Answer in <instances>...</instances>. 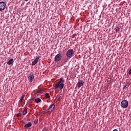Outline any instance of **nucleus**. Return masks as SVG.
<instances>
[{
	"label": "nucleus",
	"instance_id": "9",
	"mask_svg": "<svg viewBox=\"0 0 131 131\" xmlns=\"http://www.w3.org/2000/svg\"><path fill=\"white\" fill-rule=\"evenodd\" d=\"M83 81H82V80H80L78 83L77 84V85L78 86V88H80L81 86H82V85H83Z\"/></svg>",
	"mask_w": 131,
	"mask_h": 131
},
{
	"label": "nucleus",
	"instance_id": "5",
	"mask_svg": "<svg viewBox=\"0 0 131 131\" xmlns=\"http://www.w3.org/2000/svg\"><path fill=\"white\" fill-rule=\"evenodd\" d=\"M74 54V52L73 51V50H69L67 52V56L69 58L70 57H72V55Z\"/></svg>",
	"mask_w": 131,
	"mask_h": 131
},
{
	"label": "nucleus",
	"instance_id": "24",
	"mask_svg": "<svg viewBox=\"0 0 131 131\" xmlns=\"http://www.w3.org/2000/svg\"><path fill=\"white\" fill-rule=\"evenodd\" d=\"M128 74H129V75H131V68H130V69L129 70Z\"/></svg>",
	"mask_w": 131,
	"mask_h": 131
},
{
	"label": "nucleus",
	"instance_id": "19",
	"mask_svg": "<svg viewBox=\"0 0 131 131\" xmlns=\"http://www.w3.org/2000/svg\"><path fill=\"white\" fill-rule=\"evenodd\" d=\"M42 92V90H38L37 92V95H39V94H41V93Z\"/></svg>",
	"mask_w": 131,
	"mask_h": 131
},
{
	"label": "nucleus",
	"instance_id": "6",
	"mask_svg": "<svg viewBox=\"0 0 131 131\" xmlns=\"http://www.w3.org/2000/svg\"><path fill=\"white\" fill-rule=\"evenodd\" d=\"M48 110H49L50 113H52V112L55 110V104H51L48 108Z\"/></svg>",
	"mask_w": 131,
	"mask_h": 131
},
{
	"label": "nucleus",
	"instance_id": "18",
	"mask_svg": "<svg viewBox=\"0 0 131 131\" xmlns=\"http://www.w3.org/2000/svg\"><path fill=\"white\" fill-rule=\"evenodd\" d=\"M34 124H37V123H38V120H35L34 121Z\"/></svg>",
	"mask_w": 131,
	"mask_h": 131
},
{
	"label": "nucleus",
	"instance_id": "7",
	"mask_svg": "<svg viewBox=\"0 0 131 131\" xmlns=\"http://www.w3.org/2000/svg\"><path fill=\"white\" fill-rule=\"evenodd\" d=\"M34 78V75L33 74H30L28 76V79L29 82H32Z\"/></svg>",
	"mask_w": 131,
	"mask_h": 131
},
{
	"label": "nucleus",
	"instance_id": "11",
	"mask_svg": "<svg viewBox=\"0 0 131 131\" xmlns=\"http://www.w3.org/2000/svg\"><path fill=\"white\" fill-rule=\"evenodd\" d=\"M27 113V107H26L24 108V110L23 112V115H26Z\"/></svg>",
	"mask_w": 131,
	"mask_h": 131
},
{
	"label": "nucleus",
	"instance_id": "22",
	"mask_svg": "<svg viewBox=\"0 0 131 131\" xmlns=\"http://www.w3.org/2000/svg\"><path fill=\"white\" fill-rule=\"evenodd\" d=\"M17 117H19V116H21V113H18L17 114Z\"/></svg>",
	"mask_w": 131,
	"mask_h": 131
},
{
	"label": "nucleus",
	"instance_id": "17",
	"mask_svg": "<svg viewBox=\"0 0 131 131\" xmlns=\"http://www.w3.org/2000/svg\"><path fill=\"white\" fill-rule=\"evenodd\" d=\"M43 113H50V111L48 109L47 110L43 111Z\"/></svg>",
	"mask_w": 131,
	"mask_h": 131
},
{
	"label": "nucleus",
	"instance_id": "2",
	"mask_svg": "<svg viewBox=\"0 0 131 131\" xmlns=\"http://www.w3.org/2000/svg\"><path fill=\"white\" fill-rule=\"evenodd\" d=\"M63 88H64V83L58 82L57 83L55 84L54 90H57V89H59L60 90H63Z\"/></svg>",
	"mask_w": 131,
	"mask_h": 131
},
{
	"label": "nucleus",
	"instance_id": "12",
	"mask_svg": "<svg viewBox=\"0 0 131 131\" xmlns=\"http://www.w3.org/2000/svg\"><path fill=\"white\" fill-rule=\"evenodd\" d=\"M60 81H58V82H60V83H64V82H65V80L64 79V78L61 77L59 79Z\"/></svg>",
	"mask_w": 131,
	"mask_h": 131
},
{
	"label": "nucleus",
	"instance_id": "23",
	"mask_svg": "<svg viewBox=\"0 0 131 131\" xmlns=\"http://www.w3.org/2000/svg\"><path fill=\"white\" fill-rule=\"evenodd\" d=\"M127 88H128V86H127V85H125L124 86L123 89H127Z\"/></svg>",
	"mask_w": 131,
	"mask_h": 131
},
{
	"label": "nucleus",
	"instance_id": "13",
	"mask_svg": "<svg viewBox=\"0 0 131 131\" xmlns=\"http://www.w3.org/2000/svg\"><path fill=\"white\" fill-rule=\"evenodd\" d=\"M13 59L12 58L10 59V60H9L7 62L8 65H12V63H13Z\"/></svg>",
	"mask_w": 131,
	"mask_h": 131
},
{
	"label": "nucleus",
	"instance_id": "1",
	"mask_svg": "<svg viewBox=\"0 0 131 131\" xmlns=\"http://www.w3.org/2000/svg\"><path fill=\"white\" fill-rule=\"evenodd\" d=\"M121 107L122 108H127L128 107V101L126 100H122L121 102Z\"/></svg>",
	"mask_w": 131,
	"mask_h": 131
},
{
	"label": "nucleus",
	"instance_id": "14",
	"mask_svg": "<svg viewBox=\"0 0 131 131\" xmlns=\"http://www.w3.org/2000/svg\"><path fill=\"white\" fill-rule=\"evenodd\" d=\"M41 101V100L39 98H37L35 99V102H36L37 103H39Z\"/></svg>",
	"mask_w": 131,
	"mask_h": 131
},
{
	"label": "nucleus",
	"instance_id": "3",
	"mask_svg": "<svg viewBox=\"0 0 131 131\" xmlns=\"http://www.w3.org/2000/svg\"><path fill=\"white\" fill-rule=\"evenodd\" d=\"M62 59V55L60 53L57 54L55 58L54 61L55 62H59Z\"/></svg>",
	"mask_w": 131,
	"mask_h": 131
},
{
	"label": "nucleus",
	"instance_id": "4",
	"mask_svg": "<svg viewBox=\"0 0 131 131\" xmlns=\"http://www.w3.org/2000/svg\"><path fill=\"white\" fill-rule=\"evenodd\" d=\"M7 4L4 2H0V11H4L6 8Z\"/></svg>",
	"mask_w": 131,
	"mask_h": 131
},
{
	"label": "nucleus",
	"instance_id": "10",
	"mask_svg": "<svg viewBox=\"0 0 131 131\" xmlns=\"http://www.w3.org/2000/svg\"><path fill=\"white\" fill-rule=\"evenodd\" d=\"M32 124L31 122H29L24 125L25 127H26L27 129H28L29 127H31Z\"/></svg>",
	"mask_w": 131,
	"mask_h": 131
},
{
	"label": "nucleus",
	"instance_id": "20",
	"mask_svg": "<svg viewBox=\"0 0 131 131\" xmlns=\"http://www.w3.org/2000/svg\"><path fill=\"white\" fill-rule=\"evenodd\" d=\"M24 97H25V95H23L21 96V99H20V102H22V100L24 99Z\"/></svg>",
	"mask_w": 131,
	"mask_h": 131
},
{
	"label": "nucleus",
	"instance_id": "25",
	"mask_svg": "<svg viewBox=\"0 0 131 131\" xmlns=\"http://www.w3.org/2000/svg\"><path fill=\"white\" fill-rule=\"evenodd\" d=\"M29 0H25V2H28Z\"/></svg>",
	"mask_w": 131,
	"mask_h": 131
},
{
	"label": "nucleus",
	"instance_id": "16",
	"mask_svg": "<svg viewBox=\"0 0 131 131\" xmlns=\"http://www.w3.org/2000/svg\"><path fill=\"white\" fill-rule=\"evenodd\" d=\"M56 99L57 101H60V99H61V96L57 95L56 97Z\"/></svg>",
	"mask_w": 131,
	"mask_h": 131
},
{
	"label": "nucleus",
	"instance_id": "15",
	"mask_svg": "<svg viewBox=\"0 0 131 131\" xmlns=\"http://www.w3.org/2000/svg\"><path fill=\"white\" fill-rule=\"evenodd\" d=\"M45 97L47 98V99H49L50 98V94H49V93H46L45 94Z\"/></svg>",
	"mask_w": 131,
	"mask_h": 131
},
{
	"label": "nucleus",
	"instance_id": "8",
	"mask_svg": "<svg viewBox=\"0 0 131 131\" xmlns=\"http://www.w3.org/2000/svg\"><path fill=\"white\" fill-rule=\"evenodd\" d=\"M38 60H39V56L37 57L35 59V60L32 62V66H34L37 63V62H38Z\"/></svg>",
	"mask_w": 131,
	"mask_h": 131
},
{
	"label": "nucleus",
	"instance_id": "21",
	"mask_svg": "<svg viewBox=\"0 0 131 131\" xmlns=\"http://www.w3.org/2000/svg\"><path fill=\"white\" fill-rule=\"evenodd\" d=\"M119 30H120L119 28L117 27V28H116V32H118L119 31Z\"/></svg>",
	"mask_w": 131,
	"mask_h": 131
}]
</instances>
